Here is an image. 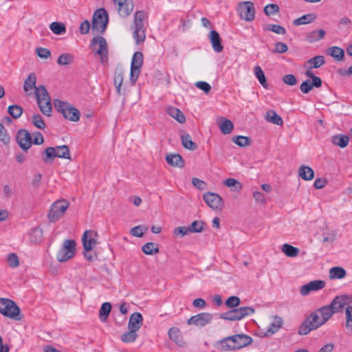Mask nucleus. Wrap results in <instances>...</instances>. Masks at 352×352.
I'll return each mask as SVG.
<instances>
[{"label":"nucleus","instance_id":"obj_19","mask_svg":"<svg viewBox=\"0 0 352 352\" xmlns=\"http://www.w3.org/2000/svg\"><path fill=\"white\" fill-rule=\"evenodd\" d=\"M166 162L173 167L183 168L185 162L183 157L178 153H169L166 156Z\"/></svg>","mask_w":352,"mask_h":352},{"label":"nucleus","instance_id":"obj_50","mask_svg":"<svg viewBox=\"0 0 352 352\" xmlns=\"http://www.w3.org/2000/svg\"><path fill=\"white\" fill-rule=\"evenodd\" d=\"M307 63L311 65V69H317L324 64V57L323 56H316L308 60Z\"/></svg>","mask_w":352,"mask_h":352},{"label":"nucleus","instance_id":"obj_46","mask_svg":"<svg viewBox=\"0 0 352 352\" xmlns=\"http://www.w3.org/2000/svg\"><path fill=\"white\" fill-rule=\"evenodd\" d=\"M283 324V320L278 316L274 318V322L270 324V328L267 331V334L272 335L277 331Z\"/></svg>","mask_w":352,"mask_h":352},{"label":"nucleus","instance_id":"obj_39","mask_svg":"<svg viewBox=\"0 0 352 352\" xmlns=\"http://www.w3.org/2000/svg\"><path fill=\"white\" fill-rule=\"evenodd\" d=\"M123 71L121 69H117L114 75V85L118 94H121V86L123 82Z\"/></svg>","mask_w":352,"mask_h":352},{"label":"nucleus","instance_id":"obj_6","mask_svg":"<svg viewBox=\"0 0 352 352\" xmlns=\"http://www.w3.org/2000/svg\"><path fill=\"white\" fill-rule=\"evenodd\" d=\"M324 323H322L321 317L317 311L312 312L299 327L298 333L307 335L311 330L316 329Z\"/></svg>","mask_w":352,"mask_h":352},{"label":"nucleus","instance_id":"obj_58","mask_svg":"<svg viewBox=\"0 0 352 352\" xmlns=\"http://www.w3.org/2000/svg\"><path fill=\"white\" fill-rule=\"evenodd\" d=\"M0 141L5 145H8L10 142V137L1 123H0Z\"/></svg>","mask_w":352,"mask_h":352},{"label":"nucleus","instance_id":"obj_21","mask_svg":"<svg viewBox=\"0 0 352 352\" xmlns=\"http://www.w3.org/2000/svg\"><path fill=\"white\" fill-rule=\"evenodd\" d=\"M36 102H37L38 106L39 107V109L42 112V113L48 117L51 116V112H52L51 98H47V99L43 98V100H41L38 97V101H36Z\"/></svg>","mask_w":352,"mask_h":352},{"label":"nucleus","instance_id":"obj_15","mask_svg":"<svg viewBox=\"0 0 352 352\" xmlns=\"http://www.w3.org/2000/svg\"><path fill=\"white\" fill-rule=\"evenodd\" d=\"M118 13L121 17H126L132 12L134 3L133 0H113Z\"/></svg>","mask_w":352,"mask_h":352},{"label":"nucleus","instance_id":"obj_3","mask_svg":"<svg viewBox=\"0 0 352 352\" xmlns=\"http://www.w3.org/2000/svg\"><path fill=\"white\" fill-rule=\"evenodd\" d=\"M109 15L104 8L97 9L92 18L91 29L94 34H102L106 30Z\"/></svg>","mask_w":352,"mask_h":352},{"label":"nucleus","instance_id":"obj_43","mask_svg":"<svg viewBox=\"0 0 352 352\" xmlns=\"http://www.w3.org/2000/svg\"><path fill=\"white\" fill-rule=\"evenodd\" d=\"M254 73L256 77L257 78V79L258 80L259 82L261 83V85L264 88H267L268 84H267L265 76L264 74V72H263L261 67L258 65L256 66L254 68Z\"/></svg>","mask_w":352,"mask_h":352},{"label":"nucleus","instance_id":"obj_11","mask_svg":"<svg viewBox=\"0 0 352 352\" xmlns=\"http://www.w3.org/2000/svg\"><path fill=\"white\" fill-rule=\"evenodd\" d=\"M16 140L20 148L27 151L32 145V137L26 129H20L17 131Z\"/></svg>","mask_w":352,"mask_h":352},{"label":"nucleus","instance_id":"obj_27","mask_svg":"<svg viewBox=\"0 0 352 352\" xmlns=\"http://www.w3.org/2000/svg\"><path fill=\"white\" fill-rule=\"evenodd\" d=\"M218 124L223 134H229L234 129L233 123L230 120L226 119L224 117H220Z\"/></svg>","mask_w":352,"mask_h":352},{"label":"nucleus","instance_id":"obj_22","mask_svg":"<svg viewBox=\"0 0 352 352\" xmlns=\"http://www.w3.org/2000/svg\"><path fill=\"white\" fill-rule=\"evenodd\" d=\"M346 304V302L345 301L344 296H338L333 299L329 306L332 309V311H333V313H338L344 309Z\"/></svg>","mask_w":352,"mask_h":352},{"label":"nucleus","instance_id":"obj_40","mask_svg":"<svg viewBox=\"0 0 352 352\" xmlns=\"http://www.w3.org/2000/svg\"><path fill=\"white\" fill-rule=\"evenodd\" d=\"M56 157L59 158L71 159L70 151L67 145H62L56 146Z\"/></svg>","mask_w":352,"mask_h":352},{"label":"nucleus","instance_id":"obj_41","mask_svg":"<svg viewBox=\"0 0 352 352\" xmlns=\"http://www.w3.org/2000/svg\"><path fill=\"white\" fill-rule=\"evenodd\" d=\"M138 338L137 331L134 329H129V331L122 334L120 339L123 342L131 343L136 340Z\"/></svg>","mask_w":352,"mask_h":352},{"label":"nucleus","instance_id":"obj_55","mask_svg":"<svg viewBox=\"0 0 352 352\" xmlns=\"http://www.w3.org/2000/svg\"><path fill=\"white\" fill-rule=\"evenodd\" d=\"M6 261L8 265L12 268H16L19 265V259L18 256L13 252L7 255Z\"/></svg>","mask_w":352,"mask_h":352},{"label":"nucleus","instance_id":"obj_23","mask_svg":"<svg viewBox=\"0 0 352 352\" xmlns=\"http://www.w3.org/2000/svg\"><path fill=\"white\" fill-rule=\"evenodd\" d=\"M298 176L305 181H311L314 178V171L310 166L302 165L298 168Z\"/></svg>","mask_w":352,"mask_h":352},{"label":"nucleus","instance_id":"obj_33","mask_svg":"<svg viewBox=\"0 0 352 352\" xmlns=\"http://www.w3.org/2000/svg\"><path fill=\"white\" fill-rule=\"evenodd\" d=\"M316 19V16L315 14H307L295 19L293 23L294 25H305L314 21Z\"/></svg>","mask_w":352,"mask_h":352},{"label":"nucleus","instance_id":"obj_32","mask_svg":"<svg viewBox=\"0 0 352 352\" xmlns=\"http://www.w3.org/2000/svg\"><path fill=\"white\" fill-rule=\"evenodd\" d=\"M317 312L320 315L322 323H325L334 314L329 305L323 306L318 309Z\"/></svg>","mask_w":352,"mask_h":352},{"label":"nucleus","instance_id":"obj_16","mask_svg":"<svg viewBox=\"0 0 352 352\" xmlns=\"http://www.w3.org/2000/svg\"><path fill=\"white\" fill-rule=\"evenodd\" d=\"M325 286V282L322 280H312L302 285L300 287V293L302 296H305L308 295L312 291H318L322 289Z\"/></svg>","mask_w":352,"mask_h":352},{"label":"nucleus","instance_id":"obj_29","mask_svg":"<svg viewBox=\"0 0 352 352\" xmlns=\"http://www.w3.org/2000/svg\"><path fill=\"white\" fill-rule=\"evenodd\" d=\"M265 120L272 124L281 126L283 124V120L282 118L278 115L274 111L270 110L266 113L265 116Z\"/></svg>","mask_w":352,"mask_h":352},{"label":"nucleus","instance_id":"obj_35","mask_svg":"<svg viewBox=\"0 0 352 352\" xmlns=\"http://www.w3.org/2000/svg\"><path fill=\"white\" fill-rule=\"evenodd\" d=\"M182 144L183 146L190 151H195L197 148V145L192 140L189 134H185L181 136Z\"/></svg>","mask_w":352,"mask_h":352},{"label":"nucleus","instance_id":"obj_49","mask_svg":"<svg viewBox=\"0 0 352 352\" xmlns=\"http://www.w3.org/2000/svg\"><path fill=\"white\" fill-rule=\"evenodd\" d=\"M8 112L14 119H18L23 113V108L19 105L12 104L8 107Z\"/></svg>","mask_w":352,"mask_h":352},{"label":"nucleus","instance_id":"obj_7","mask_svg":"<svg viewBox=\"0 0 352 352\" xmlns=\"http://www.w3.org/2000/svg\"><path fill=\"white\" fill-rule=\"evenodd\" d=\"M69 205L66 199H59L53 203L47 214L49 221L52 223L57 221L65 214Z\"/></svg>","mask_w":352,"mask_h":352},{"label":"nucleus","instance_id":"obj_13","mask_svg":"<svg viewBox=\"0 0 352 352\" xmlns=\"http://www.w3.org/2000/svg\"><path fill=\"white\" fill-rule=\"evenodd\" d=\"M212 318V314L207 312H203L191 316L188 320L187 323L189 325H195L196 327H202L211 323Z\"/></svg>","mask_w":352,"mask_h":352},{"label":"nucleus","instance_id":"obj_20","mask_svg":"<svg viewBox=\"0 0 352 352\" xmlns=\"http://www.w3.org/2000/svg\"><path fill=\"white\" fill-rule=\"evenodd\" d=\"M142 322L143 317L142 314L139 312H134L130 316L128 328L137 331L140 329Z\"/></svg>","mask_w":352,"mask_h":352},{"label":"nucleus","instance_id":"obj_25","mask_svg":"<svg viewBox=\"0 0 352 352\" xmlns=\"http://www.w3.org/2000/svg\"><path fill=\"white\" fill-rule=\"evenodd\" d=\"M146 13L144 11H137L134 14L131 28H145L143 21L146 18Z\"/></svg>","mask_w":352,"mask_h":352},{"label":"nucleus","instance_id":"obj_44","mask_svg":"<svg viewBox=\"0 0 352 352\" xmlns=\"http://www.w3.org/2000/svg\"><path fill=\"white\" fill-rule=\"evenodd\" d=\"M56 157V148L54 147H47L42 156V160L44 162H52Z\"/></svg>","mask_w":352,"mask_h":352},{"label":"nucleus","instance_id":"obj_62","mask_svg":"<svg viewBox=\"0 0 352 352\" xmlns=\"http://www.w3.org/2000/svg\"><path fill=\"white\" fill-rule=\"evenodd\" d=\"M42 239V230L36 228L32 229V233H31V241H34V243H39L41 242Z\"/></svg>","mask_w":352,"mask_h":352},{"label":"nucleus","instance_id":"obj_8","mask_svg":"<svg viewBox=\"0 0 352 352\" xmlns=\"http://www.w3.org/2000/svg\"><path fill=\"white\" fill-rule=\"evenodd\" d=\"M76 243L74 240H65L62 248L57 252V260L63 263L72 258L76 253Z\"/></svg>","mask_w":352,"mask_h":352},{"label":"nucleus","instance_id":"obj_48","mask_svg":"<svg viewBox=\"0 0 352 352\" xmlns=\"http://www.w3.org/2000/svg\"><path fill=\"white\" fill-rule=\"evenodd\" d=\"M50 28L54 34L58 35H61L66 32L65 25L60 22H52L50 25Z\"/></svg>","mask_w":352,"mask_h":352},{"label":"nucleus","instance_id":"obj_53","mask_svg":"<svg viewBox=\"0 0 352 352\" xmlns=\"http://www.w3.org/2000/svg\"><path fill=\"white\" fill-rule=\"evenodd\" d=\"M147 227L142 225H139L132 228L130 230V234L135 237H142L144 235V234L147 231Z\"/></svg>","mask_w":352,"mask_h":352},{"label":"nucleus","instance_id":"obj_4","mask_svg":"<svg viewBox=\"0 0 352 352\" xmlns=\"http://www.w3.org/2000/svg\"><path fill=\"white\" fill-rule=\"evenodd\" d=\"M90 47L95 54L100 56V62L104 65L108 60V45L104 38L95 36L90 43Z\"/></svg>","mask_w":352,"mask_h":352},{"label":"nucleus","instance_id":"obj_34","mask_svg":"<svg viewBox=\"0 0 352 352\" xmlns=\"http://www.w3.org/2000/svg\"><path fill=\"white\" fill-rule=\"evenodd\" d=\"M346 272L343 267H333L329 270L330 279H342L346 276Z\"/></svg>","mask_w":352,"mask_h":352},{"label":"nucleus","instance_id":"obj_51","mask_svg":"<svg viewBox=\"0 0 352 352\" xmlns=\"http://www.w3.org/2000/svg\"><path fill=\"white\" fill-rule=\"evenodd\" d=\"M232 141L241 147L249 146L251 144V140L246 136L237 135L232 138Z\"/></svg>","mask_w":352,"mask_h":352},{"label":"nucleus","instance_id":"obj_45","mask_svg":"<svg viewBox=\"0 0 352 352\" xmlns=\"http://www.w3.org/2000/svg\"><path fill=\"white\" fill-rule=\"evenodd\" d=\"M329 54L334 58L336 60L340 61L343 59V57L344 56V52L343 49H342L340 47L337 46H333L331 47L329 49Z\"/></svg>","mask_w":352,"mask_h":352},{"label":"nucleus","instance_id":"obj_5","mask_svg":"<svg viewBox=\"0 0 352 352\" xmlns=\"http://www.w3.org/2000/svg\"><path fill=\"white\" fill-rule=\"evenodd\" d=\"M254 311V309L252 307H242L222 313L219 318L230 321L240 320L247 316L253 314Z\"/></svg>","mask_w":352,"mask_h":352},{"label":"nucleus","instance_id":"obj_36","mask_svg":"<svg viewBox=\"0 0 352 352\" xmlns=\"http://www.w3.org/2000/svg\"><path fill=\"white\" fill-rule=\"evenodd\" d=\"M282 252L288 257H295L299 253V249L288 243H285L281 247Z\"/></svg>","mask_w":352,"mask_h":352},{"label":"nucleus","instance_id":"obj_26","mask_svg":"<svg viewBox=\"0 0 352 352\" xmlns=\"http://www.w3.org/2000/svg\"><path fill=\"white\" fill-rule=\"evenodd\" d=\"M325 36V31L324 30H315L309 32L305 37V39L309 43H315L322 39Z\"/></svg>","mask_w":352,"mask_h":352},{"label":"nucleus","instance_id":"obj_54","mask_svg":"<svg viewBox=\"0 0 352 352\" xmlns=\"http://www.w3.org/2000/svg\"><path fill=\"white\" fill-rule=\"evenodd\" d=\"M34 93L36 101H38V96L41 100L43 98L47 99V98H50V94L44 85H39L38 87H36Z\"/></svg>","mask_w":352,"mask_h":352},{"label":"nucleus","instance_id":"obj_14","mask_svg":"<svg viewBox=\"0 0 352 352\" xmlns=\"http://www.w3.org/2000/svg\"><path fill=\"white\" fill-rule=\"evenodd\" d=\"M98 233L94 230H86L82 236V241L84 250L91 251L98 244Z\"/></svg>","mask_w":352,"mask_h":352},{"label":"nucleus","instance_id":"obj_52","mask_svg":"<svg viewBox=\"0 0 352 352\" xmlns=\"http://www.w3.org/2000/svg\"><path fill=\"white\" fill-rule=\"evenodd\" d=\"M32 123L39 129H44L46 127L44 120L40 114H34L32 117Z\"/></svg>","mask_w":352,"mask_h":352},{"label":"nucleus","instance_id":"obj_60","mask_svg":"<svg viewBox=\"0 0 352 352\" xmlns=\"http://www.w3.org/2000/svg\"><path fill=\"white\" fill-rule=\"evenodd\" d=\"M264 29L266 30L274 32L278 34H285L286 33L285 29L280 25H267Z\"/></svg>","mask_w":352,"mask_h":352},{"label":"nucleus","instance_id":"obj_64","mask_svg":"<svg viewBox=\"0 0 352 352\" xmlns=\"http://www.w3.org/2000/svg\"><path fill=\"white\" fill-rule=\"evenodd\" d=\"M346 327L352 331V306H348L346 309Z\"/></svg>","mask_w":352,"mask_h":352},{"label":"nucleus","instance_id":"obj_59","mask_svg":"<svg viewBox=\"0 0 352 352\" xmlns=\"http://www.w3.org/2000/svg\"><path fill=\"white\" fill-rule=\"evenodd\" d=\"M241 300L238 296H232L229 297L225 302V305L228 308L236 309L239 305Z\"/></svg>","mask_w":352,"mask_h":352},{"label":"nucleus","instance_id":"obj_28","mask_svg":"<svg viewBox=\"0 0 352 352\" xmlns=\"http://www.w3.org/2000/svg\"><path fill=\"white\" fill-rule=\"evenodd\" d=\"M349 137L346 135H335L331 138V142L340 148H345L349 144Z\"/></svg>","mask_w":352,"mask_h":352},{"label":"nucleus","instance_id":"obj_2","mask_svg":"<svg viewBox=\"0 0 352 352\" xmlns=\"http://www.w3.org/2000/svg\"><path fill=\"white\" fill-rule=\"evenodd\" d=\"M0 313L16 320H20L23 318L20 308L13 300L8 298H0Z\"/></svg>","mask_w":352,"mask_h":352},{"label":"nucleus","instance_id":"obj_57","mask_svg":"<svg viewBox=\"0 0 352 352\" xmlns=\"http://www.w3.org/2000/svg\"><path fill=\"white\" fill-rule=\"evenodd\" d=\"M73 60V56L70 54L65 53L60 55L57 60V63L59 65H67Z\"/></svg>","mask_w":352,"mask_h":352},{"label":"nucleus","instance_id":"obj_37","mask_svg":"<svg viewBox=\"0 0 352 352\" xmlns=\"http://www.w3.org/2000/svg\"><path fill=\"white\" fill-rule=\"evenodd\" d=\"M142 251L146 255H152L158 253L160 250L157 244L153 242H148L142 247Z\"/></svg>","mask_w":352,"mask_h":352},{"label":"nucleus","instance_id":"obj_63","mask_svg":"<svg viewBox=\"0 0 352 352\" xmlns=\"http://www.w3.org/2000/svg\"><path fill=\"white\" fill-rule=\"evenodd\" d=\"M278 12L279 7L278 5L274 3L268 4L264 8V12L267 16L277 13Z\"/></svg>","mask_w":352,"mask_h":352},{"label":"nucleus","instance_id":"obj_42","mask_svg":"<svg viewBox=\"0 0 352 352\" xmlns=\"http://www.w3.org/2000/svg\"><path fill=\"white\" fill-rule=\"evenodd\" d=\"M133 36L137 44L142 43L146 39V28H132Z\"/></svg>","mask_w":352,"mask_h":352},{"label":"nucleus","instance_id":"obj_12","mask_svg":"<svg viewBox=\"0 0 352 352\" xmlns=\"http://www.w3.org/2000/svg\"><path fill=\"white\" fill-rule=\"evenodd\" d=\"M207 205L214 210H221L223 208V201L218 194L208 192L203 196Z\"/></svg>","mask_w":352,"mask_h":352},{"label":"nucleus","instance_id":"obj_38","mask_svg":"<svg viewBox=\"0 0 352 352\" xmlns=\"http://www.w3.org/2000/svg\"><path fill=\"white\" fill-rule=\"evenodd\" d=\"M111 310V305L110 302H104L100 310H99V317L102 322H105Z\"/></svg>","mask_w":352,"mask_h":352},{"label":"nucleus","instance_id":"obj_47","mask_svg":"<svg viewBox=\"0 0 352 352\" xmlns=\"http://www.w3.org/2000/svg\"><path fill=\"white\" fill-rule=\"evenodd\" d=\"M204 225L203 221H194L188 226V230L190 233H199L203 231Z\"/></svg>","mask_w":352,"mask_h":352},{"label":"nucleus","instance_id":"obj_17","mask_svg":"<svg viewBox=\"0 0 352 352\" xmlns=\"http://www.w3.org/2000/svg\"><path fill=\"white\" fill-rule=\"evenodd\" d=\"M212 49L216 52H221L223 46L221 44V38L219 34L216 30H211L208 35Z\"/></svg>","mask_w":352,"mask_h":352},{"label":"nucleus","instance_id":"obj_18","mask_svg":"<svg viewBox=\"0 0 352 352\" xmlns=\"http://www.w3.org/2000/svg\"><path fill=\"white\" fill-rule=\"evenodd\" d=\"M168 334L169 338L178 346L184 347L186 345V343L181 334L180 330L178 328L171 327L168 330Z\"/></svg>","mask_w":352,"mask_h":352},{"label":"nucleus","instance_id":"obj_24","mask_svg":"<svg viewBox=\"0 0 352 352\" xmlns=\"http://www.w3.org/2000/svg\"><path fill=\"white\" fill-rule=\"evenodd\" d=\"M63 116L64 118L72 122H77L80 117V112L73 106H70L65 110Z\"/></svg>","mask_w":352,"mask_h":352},{"label":"nucleus","instance_id":"obj_56","mask_svg":"<svg viewBox=\"0 0 352 352\" xmlns=\"http://www.w3.org/2000/svg\"><path fill=\"white\" fill-rule=\"evenodd\" d=\"M53 104H54V108L58 112H60L62 114H63V112H65V110H66L67 108H68L69 107L71 106V104L69 102H63L58 99L54 100Z\"/></svg>","mask_w":352,"mask_h":352},{"label":"nucleus","instance_id":"obj_61","mask_svg":"<svg viewBox=\"0 0 352 352\" xmlns=\"http://www.w3.org/2000/svg\"><path fill=\"white\" fill-rule=\"evenodd\" d=\"M223 184L228 187L234 188L233 190H234L238 189L241 190L242 188V185L241 183L234 178H228L226 179L223 182Z\"/></svg>","mask_w":352,"mask_h":352},{"label":"nucleus","instance_id":"obj_9","mask_svg":"<svg viewBox=\"0 0 352 352\" xmlns=\"http://www.w3.org/2000/svg\"><path fill=\"white\" fill-rule=\"evenodd\" d=\"M143 54L140 52H135L133 56L130 72V80L132 85H135L138 78L140 68L143 64Z\"/></svg>","mask_w":352,"mask_h":352},{"label":"nucleus","instance_id":"obj_30","mask_svg":"<svg viewBox=\"0 0 352 352\" xmlns=\"http://www.w3.org/2000/svg\"><path fill=\"white\" fill-rule=\"evenodd\" d=\"M167 113L178 122L182 124L186 121L184 114L177 108L171 107L167 109Z\"/></svg>","mask_w":352,"mask_h":352},{"label":"nucleus","instance_id":"obj_31","mask_svg":"<svg viewBox=\"0 0 352 352\" xmlns=\"http://www.w3.org/2000/svg\"><path fill=\"white\" fill-rule=\"evenodd\" d=\"M36 76L34 73H30L28 78L25 80L23 85V89L25 92H28V91L37 87L36 86Z\"/></svg>","mask_w":352,"mask_h":352},{"label":"nucleus","instance_id":"obj_10","mask_svg":"<svg viewBox=\"0 0 352 352\" xmlns=\"http://www.w3.org/2000/svg\"><path fill=\"white\" fill-rule=\"evenodd\" d=\"M237 11L241 19L251 21L255 17L254 3L250 1H242L238 5Z\"/></svg>","mask_w":352,"mask_h":352},{"label":"nucleus","instance_id":"obj_1","mask_svg":"<svg viewBox=\"0 0 352 352\" xmlns=\"http://www.w3.org/2000/svg\"><path fill=\"white\" fill-rule=\"evenodd\" d=\"M252 339L250 336L236 334L227 337L219 342L220 347L223 351L239 349L250 344Z\"/></svg>","mask_w":352,"mask_h":352}]
</instances>
